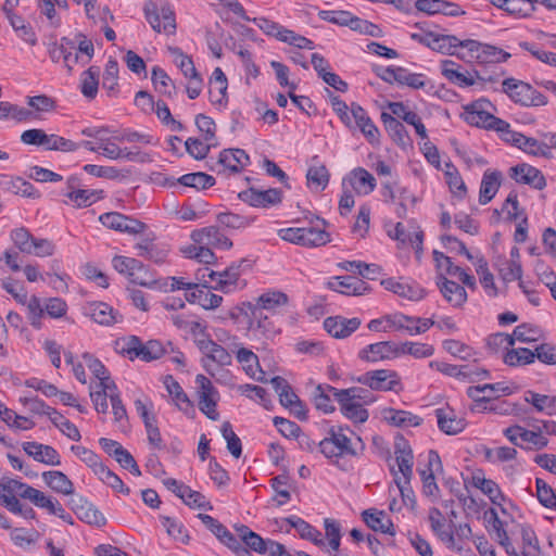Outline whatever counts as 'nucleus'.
<instances>
[{
    "mask_svg": "<svg viewBox=\"0 0 556 556\" xmlns=\"http://www.w3.org/2000/svg\"><path fill=\"white\" fill-rule=\"evenodd\" d=\"M121 353L126 355L130 361L139 358L143 362H152L161 358L163 355L173 350L172 343L163 344L159 340H149L142 342L136 336L122 338L116 342Z\"/></svg>",
    "mask_w": 556,
    "mask_h": 556,
    "instance_id": "f257e3e1",
    "label": "nucleus"
},
{
    "mask_svg": "<svg viewBox=\"0 0 556 556\" xmlns=\"http://www.w3.org/2000/svg\"><path fill=\"white\" fill-rule=\"evenodd\" d=\"M10 238L18 252L23 254L47 257L55 252V244L51 240L36 238L25 227L13 229Z\"/></svg>",
    "mask_w": 556,
    "mask_h": 556,
    "instance_id": "f03ea898",
    "label": "nucleus"
},
{
    "mask_svg": "<svg viewBox=\"0 0 556 556\" xmlns=\"http://www.w3.org/2000/svg\"><path fill=\"white\" fill-rule=\"evenodd\" d=\"M503 91L515 102L523 106H541L547 103L546 97L529 84L515 78H506Z\"/></svg>",
    "mask_w": 556,
    "mask_h": 556,
    "instance_id": "7ed1b4c3",
    "label": "nucleus"
},
{
    "mask_svg": "<svg viewBox=\"0 0 556 556\" xmlns=\"http://www.w3.org/2000/svg\"><path fill=\"white\" fill-rule=\"evenodd\" d=\"M493 108V104L486 99H479L465 106V121L477 127L491 129L496 126H505V121L494 116L489 112V109Z\"/></svg>",
    "mask_w": 556,
    "mask_h": 556,
    "instance_id": "20e7f679",
    "label": "nucleus"
},
{
    "mask_svg": "<svg viewBox=\"0 0 556 556\" xmlns=\"http://www.w3.org/2000/svg\"><path fill=\"white\" fill-rule=\"evenodd\" d=\"M464 49L467 50V59H475L480 64L502 63L510 58V53L498 47L472 39L465 40Z\"/></svg>",
    "mask_w": 556,
    "mask_h": 556,
    "instance_id": "39448f33",
    "label": "nucleus"
},
{
    "mask_svg": "<svg viewBox=\"0 0 556 556\" xmlns=\"http://www.w3.org/2000/svg\"><path fill=\"white\" fill-rule=\"evenodd\" d=\"M318 446L327 458L356 455L355 450L352 447L351 439L343 432L341 427L338 429L331 428L329 430V437L321 440Z\"/></svg>",
    "mask_w": 556,
    "mask_h": 556,
    "instance_id": "423d86ee",
    "label": "nucleus"
},
{
    "mask_svg": "<svg viewBox=\"0 0 556 556\" xmlns=\"http://www.w3.org/2000/svg\"><path fill=\"white\" fill-rule=\"evenodd\" d=\"M198 384V406L199 409L211 420H218L219 414L216 410L218 392L213 387L208 378L203 375L195 377Z\"/></svg>",
    "mask_w": 556,
    "mask_h": 556,
    "instance_id": "0eeeda50",
    "label": "nucleus"
},
{
    "mask_svg": "<svg viewBox=\"0 0 556 556\" xmlns=\"http://www.w3.org/2000/svg\"><path fill=\"white\" fill-rule=\"evenodd\" d=\"M198 346L200 351L205 355V357L202 359L203 367L212 377L215 376V367L213 366V363H215L217 366H226L231 364V355L228 353V351L213 340H198Z\"/></svg>",
    "mask_w": 556,
    "mask_h": 556,
    "instance_id": "6e6552de",
    "label": "nucleus"
},
{
    "mask_svg": "<svg viewBox=\"0 0 556 556\" xmlns=\"http://www.w3.org/2000/svg\"><path fill=\"white\" fill-rule=\"evenodd\" d=\"M199 519L203 525L212 531V533L227 547H229L237 556H252L240 541L227 530L217 519L210 515L199 514Z\"/></svg>",
    "mask_w": 556,
    "mask_h": 556,
    "instance_id": "1a4fd4ad",
    "label": "nucleus"
},
{
    "mask_svg": "<svg viewBox=\"0 0 556 556\" xmlns=\"http://www.w3.org/2000/svg\"><path fill=\"white\" fill-rule=\"evenodd\" d=\"M395 462L399 470L393 471L394 481L404 496L405 492L408 491L407 485L413 476V464L414 456L410 447L403 443V446L396 445L395 448Z\"/></svg>",
    "mask_w": 556,
    "mask_h": 556,
    "instance_id": "9d476101",
    "label": "nucleus"
},
{
    "mask_svg": "<svg viewBox=\"0 0 556 556\" xmlns=\"http://www.w3.org/2000/svg\"><path fill=\"white\" fill-rule=\"evenodd\" d=\"M144 15L151 27L156 31L174 34L176 30V21L174 12L168 7L160 10L153 2H147L144 5Z\"/></svg>",
    "mask_w": 556,
    "mask_h": 556,
    "instance_id": "9b49d317",
    "label": "nucleus"
},
{
    "mask_svg": "<svg viewBox=\"0 0 556 556\" xmlns=\"http://www.w3.org/2000/svg\"><path fill=\"white\" fill-rule=\"evenodd\" d=\"M249 163V155L242 149H225L218 160L210 165V169L218 174L229 170L239 173Z\"/></svg>",
    "mask_w": 556,
    "mask_h": 556,
    "instance_id": "f8f14e48",
    "label": "nucleus"
},
{
    "mask_svg": "<svg viewBox=\"0 0 556 556\" xmlns=\"http://www.w3.org/2000/svg\"><path fill=\"white\" fill-rule=\"evenodd\" d=\"M99 220L110 229L129 235L142 233L147 229L144 223L118 212L104 213L99 217Z\"/></svg>",
    "mask_w": 556,
    "mask_h": 556,
    "instance_id": "ddd939ff",
    "label": "nucleus"
},
{
    "mask_svg": "<svg viewBox=\"0 0 556 556\" xmlns=\"http://www.w3.org/2000/svg\"><path fill=\"white\" fill-rule=\"evenodd\" d=\"M358 380L371 390L378 391H395L401 387L397 372L388 369L368 371Z\"/></svg>",
    "mask_w": 556,
    "mask_h": 556,
    "instance_id": "4468645a",
    "label": "nucleus"
},
{
    "mask_svg": "<svg viewBox=\"0 0 556 556\" xmlns=\"http://www.w3.org/2000/svg\"><path fill=\"white\" fill-rule=\"evenodd\" d=\"M510 389L504 383H488L484 386L478 387H469L467 389V395L472 399L475 402V406L471 407L472 410L476 409H485V403L491 401L492 399L498 396L500 394H509Z\"/></svg>",
    "mask_w": 556,
    "mask_h": 556,
    "instance_id": "2eb2a0df",
    "label": "nucleus"
},
{
    "mask_svg": "<svg viewBox=\"0 0 556 556\" xmlns=\"http://www.w3.org/2000/svg\"><path fill=\"white\" fill-rule=\"evenodd\" d=\"M239 198L255 207H269L277 205L282 200V192L280 189L270 188L267 190H258L250 188L239 193Z\"/></svg>",
    "mask_w": 556,
    "mask_h": 556,
    "instance_id": "dca6fc26",
    "label": "nucleus"
},
{
    "mask_svg": "<svg viewBox=\"0 0 556 556\" xmlns=\"http://www.w3.org/2000/svg\"><path fill=\"white\" fill-rule=\"evenodd\" d=\"M85 311L87 316L101 326L110 327L123 321V315L104 302L89 303Z\"/></svg>",
    "mask_w": 556,
    "mask_h": 556,
    "instance_id": "f3484780",
    "label": "nucleus"
},
{
    "mask_svg": "<svg viewBox=\"0 0 556 556\" xmlns=\"http://www.w3.org/2000/svg\"><path fill=\"white\" fill-rule=\"evenodd\" d=\"M191 239L197 244H205L211 248L228 250L232 247V242L218 228L214 226L204 227L193 230Z\"/></svg>",
    "mask_w": 556,
    "mask_h": 556,
    "instance_id": "a211bd4d",
    "label": "nucleus"
},
{
    "mask_svg": "<svg viewBox=\"0 0 556 556\" xmlns=\"http://www.w3.org/2000/svg\"><path fill=\"white\" fill-rule=\"evenodd\" d=\"M505 437L515 445L522 446L523 443L542 448L547 445V439L540 432L530 431L521 426H511L504 430Z\"/></svg>",
    "mask_w": 556,
    "mask_h": 556,
    "instance_id": "6ab92c4d",
    "label": "nucleus"
},
{
    "mask_svg": "<svg viewBox=\"0 0 556 556\" xmlns=\"http://www.w3.org/2000/svg\"><path fill=\"white\" fill-rule=\"evenodd\" d=\"M509 176L516 182L529 185L538 190H542L546 186L543 174L538 168L526 163L513 166L509 169Z\"/></svg>",
    "mask_w": 556,
    "mask_h": 556,
    "instance_id": "aec40b11",
    "label": "nucleus"
},
{
    "mask_svg": "<svg viewBox=\"0 0 556 556\" xmlns=\"http://www.w3.org/2000/svg\"><path fill=\"white\" fill-rule=\"evenodd\" d=\"M33 486L15 479H7L0 482V504L8 508V503L18 501L17 496L28 500Z\"/></svg>",
    "mask_w": 556,
    "mask_h": 556,
    "instance_id": "412c9836",
    "label": "nucleus"
},
{
    "mask_svg": "<svg viewBox=\"0 0 556 556\" xmlns=\"http://www.w3.org/2000/svg\"><path fill=\"white\" fill-rule=\"evenodd\" d=\"M435 417L439 429L448 435L460 433L467 426V421L463 417H458L451 408H437Z\"/></svg>",
    "mask_w": 556,
    "mask_h": 556,
    "instance_id": "4be33fe9",
    "label": "nucleus"
},
{
    "mask_svg": "<svg viewBox=\"0 0 556 556\" xmlns=\"http://www.w3.org/2000/svg\"><path fill=\"white\" fill-rule=\"evenodd\" d=\"M361 326V319L344 318L342 316L327 317L324 321L325 330L333 338L343 339L353 333Z\"/></svg>",
    "mask_w": 556,
    "mask_h": 556,
    "instance_id": "5701e85b",
    "label": "nucleus"
},
{
    "mask_svg": "<svg viewBox=\"0 0 556 556\" xmlns=\"http://www.w3.org/2000/svg\"><path fill=\"white\" fill-rule=\"evenodd\" d=\"M429 522L431 530L439 536V539L447 546L450 549H456L460 552L463 549L462 546H458L456 543V539L454 533L450 529H445V519L438 508H431L429 511Z\"/></svg>",
    "mask_w": 556,
    "mask_h": 556,
    "instance_id": "b1692460",
    "label": "nucleus"
},
{
    "mask_svg": "<svg viewBox=\"0 0 556 556\" xmlns=\"http://www.w3.org/2000/svg\"><path fill=\"white\" fill-rule=\"evenodd\" d=\"M23 450L28 456L33 457L36 462L50 466H58L61 464L59 453L54 447L50 445H45L34 441L24 442Z\"/></svg>",
    "mask_w": 556,
    "mask_h": 556,
    "instance_id": "393cba45",
    "label": "nucleus"
},
{
    "mask_svg": "<svg viewBox=\"0 0 556 556\" xmlns=\"http://www.w3.org/2000/svg\"><path fill=\"white\" fill-rule=\"evenodd\" d=\"M327 286L336 292L355 296L363 295L369 290L367 283L353 276L334 277Z\"/></svg>",
    "mask_w": 556,
    "mask_h": 556,
    "instance_id": "a878e982",
    "label": "nucleus"
},
{
    "mask_svg": "<svg viewBox=\"0 0 556 556\" xmlns=\"http://www.w3.org/2000/svg\"><path fill=\"white\" fill-rule=\"evenodd\" d=\"M359 357L367 362H379L397 357V344L391 341H382L369 344L359 352Z\"/></svg>",
    "mask_w": 556,
    "mask_h": 556,
    "instance_id": "bb28decb",
    "label": "nucleus"
},
{
    "mask_svg": "<svg viewBox=\"0 0 556 556\" xmlns=\"http://www.w3.org/2000/svg\"><path fill=\"white\" fill-rule=\"evenodd\" d=\"M364 522L374 531L390 535L395 534L394 525L383 510L376 508L366 509L362 513Z\"/></svg>",
    "mask_w": 556,
    "mask_h": 556,
    "instance_id": "cd10ccee",
    "label": "nucleus"
},
{
    "mask_svg": "<svg viewBox=\"0 0 556 556\" xmlns=\"http://www.w3.org/2000/svg\"><path fill=\"white\" fill-rule=\"evenodd\" d=\"M464 43L465 40H459L453 35L433 34L429 48L442 54L456 55L462 60H467L466 53L456 52V48H464Z\"/></svg>",
    "mask_w": 556,
    "mask_h": 556,
    "instance_id": "c85d7f7f",
    "label": "nucleus"
},
{
    "mask_svg": "<svg viewBox=\"0 0 556 556\" xmlns=\"http://www.w3.org/2000/svg\"><path fill=\"white\" fill-rule=\"evenodd\" d=\"M381 285L386 290L391 291L397 294L401 298L418 301L425 296L424 289L419 288L416 285L408 283L404 280H395L393 278H389L381 281Z\"/></svg>",
    "mask_w": 556,
    "mask_h": 556,
    "instance_id": "c756f323",
    "label": "nucleus"
},
{
    "mask_svg": "<svg viewBox=\"0 0 556 556\" xmlns=\"http://www.w3.org/2000/svg\"><path fill=\"white\" fill-rule=\"evenodd\" d=\"M382 417L388 424L400 428L418 427L422 422V418L418 415L392 407L382 409Z\"/></svg>",
    "mask_w": 556,
    "mask_h": 556,
    "instance_id": "7c9ffc66",
    "label": "nucleus"
},
{
    "mask_svg": "<svg viewBox=\"0 0 556 556\" xmlns=\"http://www.w3.org/2000/svg\"><path fill=\"white\" fill-rule=\"evenodd\" d=\"M501 179L502 173L498 170L486 169L484 172L479 192L480 204L484 205L495 197L501 186Z\"/></svg>",
    "mask_w": 556,
    "mask_h": 556,
    "instance_id": "2f4dec72",
    "label": "nucleus"
},
{
    "mask_svg": "<svg viewBox=\"0 0 556 556\" xmlns=\"http://www.w3.org/2000/svg\"><path fill=\"white\" fill-rule=\"evenodd\" d=\"M354 119L355 125L361 129L364 136L375 142L378 139L379 130L367 115L366 111L358 104L353 103L351 106V121Z\"/></svg>",
    "mask_w": 556,
    "mask_h": 556,
    "instance_id": "473e14b6",
    "label": "nucleus"
},
{
    "mask_svg": "<svg viewBox=\"0 0 556 556\" xmlns=\"http://www.w3.org/2000/svg\"><path fill=\"white\" fill-rule=\"evenodd\" d=\"M79 504H75L74 510L77 517L88 525L103 527L106 523L104 515L90 502L78 498Z\"/></svg>",
    "mask_w": 556,
    "mask_h": 556,
    "instance_id": "72a5a7b5",
    "label": "nucleus"
},
{
    "mask_svg": "<svg viewBox=\"0 0 556 556\" xmlns=\"http://www.w3.org/2000/svg\"><path fill=\"white\" fill-rule=\"evenodd\" d=\"M236 531L239 536L238 540L248 551L250 548L257 554H266V545L268 544V540H264L261 535L244 525L236 527Z\"/></svg>",
    "mask_w": 556,
    "mask_h": 556,
    "instance_id": "f704fd0d",
    "label": "nucleus"
},
{
    "mask_svg": "<svg viewBox=\"0 0 556 556\" xmlns=\"http://www.w3.org/2000/svg\"><path fill=\"white\" fill-rule=\"evenodd\" d=\"M349 181L358 194H369L376 188L375 177L363 167L353 169L349 176Z\"/></svg>",
    "mask_w": 556,
    "mask_h": 556,
    "instance_id": "c9c22d12",
    "label": "nucleus"
},
{
    "mask_svg": "<svg viewBox=\"0 0 556 556\" xmlns=\"http://www.w3.org/2000/svg\"><path fill=\"white\" fill-rule=\"evenodd\" d=\"M381 119L388 134L396 144L403 148L410 144V139L407 135L406 128L396 117L383 112L381 114Z\"/></svg>",
    "mask_w": 556,
    "mask_h": 556,
    "instance_id": "e433bc0d",
    "label": "nucleus"
},
{
    "mask_svg": "<svg viewBox=\"0 0 556 556\" xmlns=\"http://www.w3.org/2000/svg\"><path fill=\"white\" fill-rule=\"evenodd\" d=\"M10 530L12 543L23 551L35 547L40 539V533L35 528H11Z\"/></svg>",
    "mask_w": 556,
    "mask_h": 556,
    "instance_id": "4c0bfd02",
    "label": "nucleus"
},
{
    "mask_svg": "<svg viewBox=\"0 0 556 556\" xmlns=\"http://www.w3.org/2000/svg\"><path fill=\"white\" fill-rule=\"evenodd\" d=\"M340 405L341 413L353 422H365L368 419V410L359 402H353L345 396H334Z\"/></svg>",
    "mask_w": 556,
    "mask_h": 556,
    "instance_id": "58836bf2",
    "label": "nucleus"
},
{
    "mask_svg": "<svg viewBox=\"0 0 556 556\" xmlns=\"http://www.w3.org/2000/svg\"><path fill=\"white\" fill-rule=\"evenodd\" d=\"M292 528H294L300 536L304 540L312 541L317 546L325 545L321 533L312 525L298 516H290L285 519Z\"/></svg>",
    "mask_w": 556,
    "mask_h": 556,
    "instance_id": "ea45409f",
    "label": "nucleus"
},
{
    "mask_svg": "<svg viewBox=\"0 0 556 556\" xmlns=\"http://www.w3.org/2000/svg\"><path fill=\"white\" fill-rule=\"evenodd\" d=\"M164 384L168 393L173 396L175 405L185 414L193 413V405L187 394L184 392L180 384L173 378L166 376Z\"/></svg>",
    "mask_w": 556,
    "mask_h": 556,
    "instance_id": "a19ab883",
    "label": "nucleus"
},
{
    "mask_svg": "<svg viewBox=\"0 0 556 556\" xmlns=\"http://www.w3.org/2000/svg\"><path fill=\"white\" fill-rule=\"evenodd\" d=\"M42 478L48 486H50L54 492L64 495H71L74 493L73 482L62 471H46L42 473Z\"/></svg>",
    "mask_w": 556,
    "mask_h": 556,
    "instance_id": "79ce46f5",
    "label": "nucleus"
},
{
    "mask_svg": "<svg viewBox=\"0 0 556 556\" xmlns=\"http://www.w3.org/2000/svg\"><path fill=\"white\" fill-rule=\"evenodd\" d=\"M280 404L288 408L300 420L307 419V409L300 397L293 392L292 388L286 389L279 395Z\"/></svg>",
    "mask_w": 556,
    "mask_h": 556,
    "instance_id": "37998d69",
    "label": "nucleus"
},
{
    "mask_svg": "<svg viewBox=\"0 0 556 556\" xmlns=\"http://www.w3.org/2000/svg\"><path fill=\"white\" fill-rule=\"evenodd\" d=\"M440 290L447 302L453 306H462L467 300V293L464 287L455 281L442 278Z\"/></svg>",
    "mask_w": 556,
    "mask_h": 556,
    "instance_id": "c03bdc74",
    "label": "nucleus"
},
{
    "mask_svg": "<svg viewBox=\"0 0 556 556\" xmlns=\"http://www.w3.org/2000/svg\"><path fill=\"white\" fill-rule=\"evenodd\" d=\"M472 484L481 490L493 504L501 505V501L504 500V496L495 481L486 479L480 473H475L472 476Z\"/></svg>",
    "mask_w": 556,
    "mask_h": 556,
    "instance_id": "a18cd8bd",
    "label": "nucleus"
},
{
    "mask_svg": "<svg viewBox=\"0 0 556 556\" xmlns=\"http://www.w3.org/2000/svg\"><path fill=\"white\" fill-rule=\"evenodd\" d=\"M227 78L224 72L216 67L213 72L210 87L211 101L214 104H223L226 99Z\"/></svg>",
    "mask_w": 556,
    "mask_h": 556,
    "instance_id": "49530a36",
    "label": "nucleus"
},
{
    "mask_svg": "<svg viewBox=\"0 0 556 556\" xmlns=\"http://www.w3.org/2000/svg\"><path fill=\"white\" fill-rule=\"evenodd\" d=\"M207 270V268L198 270V280L203 281L201 285V299L199 305H201L204 309H215L222 304L223 298L210 291L207 281L204 279L206 276L205 273Z\"/></svg>",
    "mask_w": 556,
    "mask_h": 556,
    "instance_id": "de8ad7c7",
    "label": "nucleus"
},
{
    "mask_svg": "<svg viewBox=\"0 0 556 556\" xmlns=\"http://www.w3.org/2000/svg\"><path fill=\"white\" fill-rule=\"evenodd\" d=\"M525 400L531 403L538 412H544L549 416L556 415V396L528 391Z\"/></svg>",
    "mask_w": 556,
    "mask_h": 556,
    "instance_id": "09e8293b",
    "label": "nucleus"
},
{
    "mask_svg": "<svg viewBox=\"0 0 556 556\" xmlns=\"http://www.w3.org/2000/svg\"><path fill=\"white\" fill-rule=\"evenodd\" d=\"M151 80L154 85V88L160 93L173 97L176 93V87L170 79V77L166 74V72L160 66H154L151 71Z\"/></svg>",
    "mask_w": 556,
    "mask_h": 556,
    "instance_id": "8fccbe9b",
    "label": "nucleus"
},
{
    "mask_svg": "<svg viewBox=\"0 0 556 556\" xmlns=\"http://www.w3.org/2000/svg\"><path fill=\"white\" fill-rule=\"evenodd\" d=\"M64 197L67 198L76 207H87L96 203L99 199L102 198V190H91V189H77V191H72L71 193H64Z\"/></svg>",
    "mask_w": 556,
    "mask_h": 556,
    "instance_id": "3c124183",
    "label": "nucleus"
},
{
    "mask_svg": "<svg viewBox=\"0 0 556 556\" xmlns=\"http://www.w3.org/2000/svg\"><path fill=\"white\" fill-rule=\"evenodd\" d=\"M99 67L91 66L81 74L80 90L81 93L89 99H93L98 93L99 86Z\"/></svg>",
    "mask_w": 556,
    "mask_h": 556,
    "instance_id": "603ef678",
    "label": "nucleus"
},
{
    "mask_svg": "<svg viewBox=\"0 0 556 556\" xmlns=\"http://www.w3.org/2000/svg\"><path fill=\"white\" fill-rule=\"evenodd\" d=\"M438 463L440 465V457L437 452H429V468L420 471L421 480H422V489L424 493L428 496H434L439 491V488L435 483L433 470L431 466L433 463Z\"/></svg>",
    "mask_w": 556,
    "mask_h": 556,
    "instance_id": "864d4df0",
    "label": "nucleus"
},
{
    "mask_svg": "<svg viewBox=\"0 0 556 556\" xmlns=\"http://www.w3.org/2000/svg\"><path fill=\"white\" fill-rule=\"evenodd\" d=\"M177 182L197 190L206 189L215 185V178L202 172L182 175Z\"/></svg>",
    "mask_w": 556,
    "mask_h": 556,
    "instance_id": "5fc2aeb1",
    "label": "nucleus"
},
{
    "mask_svg": "<svg viewBox=\"0 0 556 556\" xmlns=\"http://www.w3.org/2000/svg\"><path fill=\"white\" fill-rule=\"evenodd\" d=\"M408 354L415 358H426L434 354V348L431 344L420 342H405L397 344V356Z\"/></svg>",
    "mask_w": 556,
    "mask_h": 556,
    "instance_id": "6e6d98bb",
    "label": "nucleus"
},
{
    "mask_svg": "<svg viewBox=\"0 0 556 556\" xmlns=\"http://www.w3.org/2000/svg\"><path fill=\"white\" fill-rule=\"evenodd\" d=\"M239 276V266L231 265L227 269L219 271L218 285L213 288L225 293L231 292L237 287Z\"/></svg>",
    "mask_w": 556,
    "mask_h": 556,
    "instance_id": "4d7b16f0",
    "label": "nucleus"
},
{
    "mask_svg": "<svg viewBox=\"0 0 556 556\" xmlns=\"http://www.w3.org/2000/svg\"><path fill=\"white\" fill-rule=\"evenodd\" d=\"M330 241V235L321 229L313 227L302 228L303 247H320Z\"/></svg>",
    "mask_w": 556,
    "mask_h": 556,
    "instance_id": "13d9d810",
    "label": "nucleus"
},
{
    "mask_svg": "<svg viewBox=\"0 0 556 556\" xmlns=\"http://www.w3.org/2000/svg\"><path fill=\"white\" fill-rule=\"evenodd\" d=\"M288 303V296L286 293L280 291H271L262 294L256 304L253 306H260L263 311H270L278 306L286 305Z\"/></svg>",
    "mask_w": 556,
    "mask_h": 556,
    "instance_id": "bf43d9fd",
    "label": "nucleus"
},
{
    "mask_svg": "<svg viewBox=\"0 0 556 556\" xmlns=\"http://www.w3.org/2000/svg\"><path fill=\"white\" fill-rule=\"evenodd\" d=\"M1 419L9 426L16 429H30L35 424L28 418L17 415L14 410L8 408L4 404L0 409Z\"/></svg>",
    "mask_w": 556,
    "mask_h": 556,
    "instance_id": "052dcab7",
    "label": "nucleus"
},
{
    "mask_svg": "<svg viewBox=\"0 0 556 556\" xmlns=\"http://www.w3.org/2000/svg\"><path fill=\"white\" fill-rule=\"evenodd\" d=\"M328 390L332 393L333 396H345L351 399L353 402H359L363 405L372 402V397L368 390L363 388H350L338 390L333 387H328Z\"/></svg>",
    "mask_w": 556,
    "mask_h": 556,
    "instance_id": "680f3d73",
    "label": "nucleus"
},
{
    "mask_svg": "<svg viewBox=\"0 0 556 556\" xmlns=\"http://www.w3.org/2000/svg\"><path fill=\"white\" fill-rule=\"evenodd\" d=\"M220 431L227 442L229 453L235 458H239L242 453V444L239 437L233 432L231 424L229 421H224Z\"/></svg>",
    "mask_w": 556,
    "mask_h": 556,
    "instance_id": "e2e57ef3",
    "label": "nucleus"
},
{
    "mask_svg": "<svg viewBox=\"0 0 556 556\" xmlns=\"http://www.w3.org/2000/svg\"><path fill=\"white\" fill-rule=\"evenodd\" d=\"M254 24L257 25V27L265 33L268 36H271L276 38L277 40L282 42L283 36H286V33L288 31V28L283 27L282 25L270 21L265 17H255L251 20Z\"/></svg>",
    "mask_w": 556,
    "mask_h": 556,
    "instance_id": "0e129e2a",
    "label": "nucleus"
},
{
    "mask_svg": "<svg viewBox=\"0 0 556 556\" xmlns=\"http://www.w3.org/2000/svg\"><path fill=\"white\" fill-rule=\"evenodd\" d=\"M328 387L329 386H317L313 394L315 407L318 410H321L326 414L332 413L334 410V406L330 399V395H332V393L328 390Z\"/></svg>",
    "mask_w": 556,
    "mask_h": 556,
    "instance_id": "69168bd1",
    "label": "nucleus"
},
{
    "mask_svg": "<svg viewBox=\"0 0 556 556\" xmlns=\"http://www.w3.org/2000/svg\"><path fill=\"white\" fill-rule=\"evenodd\" d=\"M522 549L528 556H540L541 551L538 538L529 526H521Z\"/></svg>",
    "mask_w": 556,
    "mask_h": 556,
    "instance_id": "338daca9",
    "label": "nucleus"
},
{
    "mask_svg": "<svg viewBox=\"0 0 556 556\" xmlns=\"http://www.w3.org/2000/svg\"><path fill=\"white\" fill-rule=\"evenodd\" d=\"M536 496L539 502L547 508H556L554 490L541 478H536Z\"/></svg>",
    "mask_w": 556,
    "mask_h": 556,
    "instance_id": "774afa93",
    "label": "nucleus"
}]
</instances>
